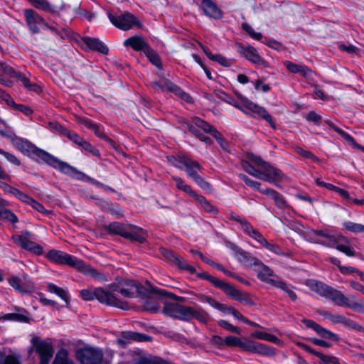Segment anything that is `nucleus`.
I'll return each mask as SVG.
<instances>
[{"label":"nucleus","mask_w":364,"mask_h":364,"mask_svg":"<svg viewBox=\"0 0 364 364\" xmlns=\"http://www.w3.org/2000/svg\"><path fill=\"white\" fill-rule=\"evenodd\" d=\"M8 139H10L13 145L21 152L24 154H33L34 156L38 158V161L46 162L55 168L59 169L62 173L75 177L77 179L81 181H92V179L85 173L77 171L68 164L60 161L48 152L37 148L28 141L16 136L14 132L12 133V136L8 137Z\"/></svg>","instance_id":"1"},{"label":"nucleus","mask_w":364,"mask_h":364,"mask_svg":"<svg viewBox=\"0 0 364 364\" xmlns=\"http://www.w3.org/2000/svg\"><path fill=\"white\" fill-rule=\"evenodd\" d=\"M46 257L52 262L58 264L69 265L70 267L76 268L85 274L90 275L100 281H105L106 279L105 276L103 274L98 272L96 269L77 257L68 255L63 251L57 250H50L47 253Z\"/></svg>","instance_id":"2"},{"label":"nucleus","mask_w":364,"mask_h":364,"mask_svg":"<svg viewBox=\"0 0 364 364\" xmlns=\"http://www.w3.org/2000/svg\"><path fill=\"white\" fill-rule=\"evenodd\" d=\"M215 341L219 344L228 347L240 348L242 350L250 353H257L265 355H272L275 353L273 348L245 337L228 336L223 338L220 336H216Z\"/></svg>","instance_id":"3"},{"label":"nucleus","mask_w":364,"mask_h":364,"mask_svg":"<svg viewBox=\"0 0 364 364\" xmlns=\"http://www.w3.org/2000/svg\"><path fill=\"white\" fill-rule=\"evenodd\" d=\"M168 160L173 166L185 170L188 176L192 178L200 188L205 190L209 188V183L198 174V172L200 170V165L198 161L192 160L184 155L177 157L173 156H168Z\"/></svg>","instance_id":"4"},{"label":"nucleus","mask_w":364,"mask_h":364,"mask_svg":"<svg viewBox=\"0 0 364 364\" xmlns=\"http://www.w3.org/2000/svg\"><path fill=\"white\" fill-rule=\"evenodd\" d=\"M80 295L85 300H93L97 299L100 303L109 306H112L122 309H127L128 305L126 302L116 298L109 291L105 290L102 288H97L95 290L82 289Z\"/></svg>","instance_id":"5"},{"label":"nucleus","mask_w":364,"mask_h":364,"mask_svg":"<svg viewBox=\"0 0 364 364\" xmlns=\"http://www.w3.org/2000/svg\"><path fill=\"white\" fill-rule=\"evenodd\" d=\"M324 297L329 298L338 306H346L358 312L364 311V302L358 300L355 296H346L341 291L331 287L327 289Z\"/></svg>","instance_id":"6"},{"label":"nucleus","mask_w":364,"mask_h":364,"mask_svg":"<svg viewBox=\"0 0 364 364\" xmlns=\"http://www.w3.org/2000/svg\"><path fill=\"white\" fill-rule=\"evenodd\" d=\"M247 158L251 161L255 162L257 165L261 166L262 168V171H261V174L259 179L269 182L270 183L277 184L279 181H281L283 178L282 172L269 164L267 161H264L259 156H255L252 154H248Z\"/></svg>","instance_id":"7"},{"label":"nucleus","mask_w":364,"mask_h":364,"mask_svg":"<svg viewBox=\"0 0 364 364\" xmlns=\"http://www.w3.org/2000/svg\"><path fill=\"white\" fill-rule=\"evenodd\" d=\"M234 219L241 224L242 229L248 235L258 242L262 246L267 248L272 252L277 255L281 254L280 247L276 244L268 242L263 235L255 229L246 219L240 216H236Z\"/></svg>","instance_id":"8"},{"label":"nucleus","mask_w":364,"mask_h":364,"mask_svg":"<svg viewBox=\"0 0 364 364\" xmlns=\"http://www.w3.org/2000/svg\"><path fill=\"white\" fill-rule=\"evenodd\" d=\"M235 106L246 114H257L259 117L264 118L274 128L275 125L271 115L263 107L248 100L247 98H242L241 102L235 104Z\"/></svg>","instance_id":"9"},{"label":"nucleus","mask_w":364,"mask_h":364,"mask_svg":"<svg viewBox=\"0 0 364 364\" xmlns=\"http://www.w3.org/2000/svg\"><path fill=\"white\" fill-rule=\"evenodd\" d=\"M163 312L171 317L189 321L193 318V308L176 303H166Z\"/></svg>","instance_id":"10"},{"label":"nucleus","mask_w":364,"mask_h":364,"mask_svg":"<svg viewBox=\"0 0 364 364\" xmlns=\"http://www.w3.org/2000/svg\"><path fill=\"white\" fill-rule=\"evenodd\" d=\"M108 18L111 23L120 30L127 31L136 26H140L138 18L131 13H124L116 16L108 13Z\"/></svg>","instance_id":"11"},{"label":"nucleus","mask_w":364,"mask_h":364,"mask_svg":"<svg viewBox=\"0 0 364 364\" xmlns=\"http://www.w3.org/2000/svg\"><path fill=\"white\" fill-rule=\"evenodd\" d=\"M189 129L195 134L202 141L207 144L211 143V139L200 132L203 131L205 133H210L215 137H217L218 132L214 127L204 122L203 119L196 117L193 119L192 124L190 125Z\"/></svg>","instance_id":"12"},{"label":"nucleus","mask_w":364,"mask_h":364,"mask_svg":"<svg viewBox=\"0 0 364 364\" xmlns=\"http://www.w3.org/2000/svg\"><path fill=\"white\" fill-rule=\"evenodd\" d=\"M189 129L195 134L202 141L207 144L211 143V139L200 132L203 131L205 133H210L215 137H217L218 132L214 127L204 122L203 119L196 117L193 119L192 124L190 125Z\"/></svg>","instance_id":"13"},{"label":"nucleus","mask_w":364,"mask_h":364,"mask_svg":"<svg viewBox=\"0 0 364 364\" xmlns=\"http://www.w3.org/2000/svg\"><path fill=\"white\" fill-rule=\"evenodd\" d=\"M189 129L195 134L202 141L207 144L211 143V139L200 132L203 131L205 133H210L215 137H217L218 132L214 127L204 122L203 119L196 117L193 119L192 124L190 125Z\"/></svg>","instance_id":"14"},{"label":"nucleus","mask_w":364,"mask_h":364,"mask_svg":"<svg viewBox=\"0 0 364 364\" xmlns=\"http://www.w3.org/2000/svg\"><path fill=\"white\" fill-rule=\"evenodd\" d=\"M31 343L33 350L40 356V364H48L53 355V348L51 343L40 339L38 336H33Z\"/></svg>","instance_id":"15"},{"label":"nucleus","mask_w":364,"mask_h":364,"mask_svg":"<svg viewBox=\"0 0 364 364\" xmlns=\"http://www.w3.org/2000/svg\"><path fill=\"white\" fill-rule=\"evenodd\" d=\"M76 356L81 364H100L103 353L100 348L85 347L79 349L76 353Z\"/></svg>","instance_id":"16"},{"label":"nucleus","mask_w":364,"mask_h":364,"mask_svg":"<svg viewBox=\"0 0 364 364\" xmlns=\"http://www.w3.org/2000/svg\"><path fill=\"white\" fill-rule=\"evenodd\" d=\"M0 72L9 77L18 78L30 91L37 93L41 92V87L38 85L31 82L24 74L15 72L13 68L7 64L0 63Z\"/></svg>","instance_id":"17"},{"label":"nucleus","mask_w":364,"mask_h":364,"mask_svg":"<svg viewBox=\"0 0 364 364\" xmlns=\"http://www.w3.org/2000/svg\"><path fill=\"white\" fill-rule=\"evenodd\" d=\"M155 296L169 297L173 299H177V296L172 293L166 292L165 290L161 289H154L152 296L147 299L144 303V309L146 311H150L151 313H155L159 311L160 303L154 298Z\"/></svg>","instance_id":"18"},{"label":"nucleus","mask_w":364,"mask_h":364,"mask_svg":"<svg viewBox=\"0 0 364 364\" xmlns=\"http://www.w3.org/2000/svg\"><path fill=\"white\" fill-rule=\"evenodd\" d=\"M29 232H26L25 235H16L12 237L14 242L22 248L33 252L36 254L40 255L43 252V248L28 240V237L30 236Z\"/></svg>","instance_id":"19"},{"label":"nucleus","mask_w":364,"mask_h":364,"mask_svg":"<svg viewBox=\"0 0 364 364\" xmlns=\"http://www.w3.org/2000/svg\"><path fill=\"white\" fill-rule=\"evenodd\" d=\"M232 251L236 259L246 267H254L255 269L259 264L260 260L259 259L237 246L232 247Z\"/></svg>","instance_id":"20"},{"label":"nucleus","mask_w":364,"mask_h":364,"mask_svg":"<svg viewBox=\"0 0 364 364\" xmlns=\"http://www.w3.org/2000/svg\"><path fill=\"white\" fill-rule=\"evenodd\" d=\"M24 14L27 23L33 33L39 32L40 29L46 26L44 19L34 10L26 9Z\"/></svg>","instance_id":"21"},{"label":"nucleus","mask_w":364,"mask_h":364,"mask_svg":"<svg viewBox=\"0 0 364 364\" xmlns=\"http://www.w3.org/2000/svg\"><path fill=\"white\" fill-rule=\"evenodd\" d=\"M255 270L257 272V277L260 280L273 286H274L275 283L279 279L274 275L273 270L261 261H259L258 266L255 268Z\"/></svg>","instance_id":"22"},{"label":"nucleus","mask_w":364,"mask_h":364,"mask_svg":"<svg viewBox=\"0 0 364 364\" xmlns=\"http://www.w3.org/2000/svg\"><path fill=\"white\" fill-rule=\"evenodd\" d=\"M128 289L122 287H116L109 290L117 298L116 294L120 293L124 297L133 298L138 293H141V285L136 281H130L127 284Z\"/></svg>","instance_id":"23"},{"label":"nucleus","mask_w":364,"mask_h":364,"mask_svg":"<svg viewBox=\"0 0 364 364\" xmlns=\"http://www.w3.org/2000/svg\"><path fill=\"white\" fill-rule=\"evenodd\" d=\"M327 245L336 248L347 256L351 257L355 255V252L349 245L348 240L342 235L335 236L331 242L328 243Z\"/></svg>","instance_id":"24"},{"label":"nucleus","mask_w":364,"mask_h":364,"mask_svg":"<svg viewBox=\"0 0 364 364\" xmlns=\"http://www.w3.org/2000/svg\"><path fill=\"white\" fill-rule=\"evenodd\" d=\"M9 284L20 292H28L34 289L33 284L30 281L28 275H23L22 277H11L9 280Z\"/></svg>","instance_id":"25"},{"label":"nucleus","mask_w":364,"mask_h":364,"mask_svg":"<svg viewBox=\"0 0 364 364\" xmlns=\"http://www.w3.org/2000/svg\"><path fill=\"white\" fill-rule=\"evenodd\" d=\"M161 253L166 259L173 262L179 268L187 270L191 273L196 272V269L193 266L188 264L185 259L176 255L173 252L169 250L162 249Z\"/></svg>","instance_id":"26"},{"label":"nucleus","mask_w":364,"mask_h":364,"mask_svg":"<svg viewBox=\"0 0 364 364\" xmlns=\"http://www.w3.org/2000/svg\"><path fill=\"white\" fill-rule=\"evenodd\" d=\"M82 46L87 48L100 52L102 54H107L109 49L106 45L97 38L84 37L82 38Z\"/></svg>","instance_id":"27"},{"label":"nucleus","mask_w":364,"mask_h":364,"mask_svg":"<svg viewBox=\"0 0 364 364\" xmlns=\"http://www.w3.org/2000/svg\"><path fill=\"white\" fill-rule=\"evenodd\" d=\"M125 46H130L136 51H142L145 53L149 48V45L144 39L139 36H134L126 39L124 42Z\"/></svg>","instance_id":"28"},{"label":"nucleus","mask_w":364,"mask_h":364,"mask_svg":"<svg viewBox=\"0 0 364 364\" xmlns=\"http://www.w3.org/2000/svg\"><path fill=\"white\" fill-rule=\"evenodd\" d=\"M201 7L204 13L210 18H219L222 16L220 9L212 0H203Z\"/></svg>","instance_id":"29"},{"label":"nucleus","mask_w":364,"mask_h":364,"mask_svg":"<svg viewBox=\"0 0 364 364\" xmlns=\"http://www.w3.org/2000/svg\"><path fill=\"white\" fill-rule=\"evenodd\" d=\"M304 323L306 325L314 329L316 333H318L319 335H321L322 337L326 338H329L333 341H337L338 339V336L328 330L321 327L318 324H317L316 322L311 320H306L304 321Z\"/></svg>","instance_id":"30"},{"label":"nucleus","mask_w":364,"mask_h":364,"mask_svg":"<svg viewBox=\"0 0 364 364\" xmlns=\"http://www.w3.org/2000/svg\"><path fill=\"white\" fill-rule=\"evenodd\" d=\"M146 234L143 229L136 226H129L126 238L142 243L145 241Z\"/></svg>","instance_id":"31"},{"label":"nucleus","mask_w":364,"mask_h":364,"mask_svg":"<svg viewBox=\"0 0 364 364\" xmlns=\"http://www.w3.org/2000/svg\"><path fill=\"white\" fill-rule=\"evenodd\" d=\"M284 65L287 70L292 73H301L304 77H311L312 70L306 66L294 63L291 61H285Z\"/></svg>","instance_id":"32"},{"label":"nucleus","mask_w":364,"mask_h":364,"mask_svg":"<svg viewBox=\"0 0 364 364\" xmlns=\"http://www.w3.org/2000/svg\"><path fill=\"white\" fill-rule=\"evenodd\" d=\"M245 58L255 64L264 65L265 61L260 57L257 50L252 46H247L243 50Z\"/></svg>","instance_id":"33"},{"label":"nucleus","mask_w":364,"mask_h":364,"mask_svg":"<svg viewBox=\"0 0 364 364\" xmlns=\"http://www.w3.org/2000/svg\"><path fill=\"white\" fill-rule=\"evenodd\" d=\"M306 285L311 290L316 292L317 294L322 296H325L327 289L329 287L321 282L314 279L308 280L306 282Z\"/></svg>","instance_id":"34"},{"label":"nucleus","mask_w":364,"mask_h":364,"mask_svg":"<svg viewBox=\"0 0 364 364\" xmlns=\"http://www.w3.org/2000/svg\"><path fill=\"white\" fill-rule=\"evenodd\" d=\"M7 205L6 201L4 200L0 203V216L5 220L11 222V223H15L18 221V218L16 215L10 210L6 208Z\"/></svg>","instance_id":"35"},{"label":"nucleus","mask_w":364,"mask_h":364,"mask_svg":"<svg viewBox=\"0 0 364 364\" xmlns=\"http://www.w3.org/2000/svg\"><path fill=\"white\" fill-rule=\"evenodd\" d=\"M201 301L208 303L213 308L219 310L221 312L227 313L229 309V306L225 304H220L216 300L210 296H201Z\"/></svg>","instance_id":"36"},{"label":"nucleus","mask_w":364,"mask_h":364,"mask_svg":"<svg viewBox=\"0 0 364 364\" xmlns=\"http://www.w3.org/2000/svg\"><path fill=\"white\" fill-rule=\"evenodd\" d=\"M47 291L52 294H56L65 302L68 301V293L64 289L60 288L53 283H48Z\"/></svg>","instance_id":"37"},{"label":"nucleus","mask_w":364,"mask_h":364,"mask_svg":"<svg viewBox=\"0 0 364 364\" xmlns=\"http://www.w3.org/2000/svg\"><path fill=\"white\" fill-rule=\"evenodd\" d=\"M274 287L285 291L292 301H294L297 299V296L294 291L293 287L289 284L286 283L284 280L279 279V281L275 283Z\"/></svg>","instance_id":"38"},{"label":"nucleus","mask_w":364,"mask_h":364,"mask_svg":"<svg viewBox=\"0 0 364 364\" xmlns=\"http://www.w3.org/2000/svg\"><path fill=\"white\" fill-rule=\"evenodd\" d=\"M0 364H21L20 356L16 353H11L6 356L0 350Z\"/></svg>","instance_id":"39"},{"label":"nucleus","mask_w":364,"mask_h":364,"mask_svg":"<svg viewBox=\"0 0 364 364\" xmlns=\"http://www.w3.org/2000/svg\"><path fill=\"white\" fill-rule=\"evenodd\" d=\"M53 364H73L71 360L68 358V352L65 349L60 350L55 358Z\"/></svg>","instance_id":"40"},{"label":"nucleus","mask_w":364,"mask_h":364,"mask_svg":"<svg viewBox=\"0 0 364 364\" xmlns=\"http://www.w3.org/2000/svg\"><path fill=\"white\" fill-rule=\"evenodd\" d=\"M343 227L345 230L352 232L353 233L364 232V225L360 223H356L351 221H346L343 223Z\"/></svg>","instance_id":"41"},{"label":"nucleus","mask_w":364,"mask_h":364,"mask_svg":"<svg viewBox=\"0 0 364 364\" xmlns=\"http://www.w3.org/2000/svg\"><path fill=\"white\" fill-rule=\"evenodd\" d=\"M128 227L123 225L122 224L114 222L109 225V230L113 233L119 235L124 237L127 235Z\"/></svg>","instance_id":"42"},{"label":"nucleus","mask_w":364,"mask_h":364,"mask_svg":"<svg viewBox=\"0 0 364 364\" xmlns=\"http://www.w3.org/2000/svg\"><path fill=\"white\" fill-rule=\"evenodd\" d=\"M168 89L173 92L176 96L182 99L183 100L188 102H192V97L187 93H186L184 91H183L180 87L174 85H169L168 86Z\"/></svg>","instance_id":"43"},{"label":"nucleus","mask_w":364,"mask_h":364,"mask_svg":"<svg viewBox=\"0 0 364 364\" xmlns=\"http://www.w3.org/2000/svg\"><path fill=\"white\" fill-rule=\"evenodd\" d=\"M144 54L148 58V59L152 63L153 65H154L159 69H161L162 65L160 58L158 54L153 49L149 47V48L146 49V50L145 51Z\"/></svg>","instance_id":"44"},{"label":"nucleus","mask_w":364,"mask_h":364,"mask_svg":"<svg viewBox=\"0 0 364 364\" xmlns=\"http://www.w3.org/2000/svg\"><path fill=\"white\" fill-rule=\"evenodd\" d=\"M36 9L43 10L44 11H53V7L50 6L47 0H28Z\"/></svg>","instance_id":"45"},{"label":"nucleus","mask_w":364,"mask_h":364,"mask_svg":"<svg viewBox=\"0 0 364 364\" xmlns=\"http://www.w3.org/2000/svg\"><path fill=\"white\" fill-rule=\"evenodd\" d=\"M327 124L330 127H331L333 130H335L336 132H338L342 137H343L348 142H349L351 144H355V141L353 139L352 136H350L349 134L346 133L341 129H340L338 127L335 125L331 122H327Z\"/></svg>","instance_id":"46"},{"label":"nucleus","mask_w":364,"mask_h":364,"mask_svg":"<svg viewBox=\"0 0 364 364\" xmlns=\"http://www.w3.org/2000/svg\"><path fill=\"white\" fill-rule=\"evenodd\" d=\"M242 168L249 174L259 179L261 171L256 169L252 165L246 161L241 163Z\"/></svg>","instance_id":"47"},{"label":"nucleus","mask_w":364,"mask_h":364,"mask_svg":"<svg viewBox=\"0 0 364 364\" xmlns=\"http://www.w3.org/2000/svg\"><path fill=\"white\" fill-rule=\"evenodd\" d=\"M242 168L249 174L259 179L261 171L256 169L252 165L246 161L241 163Z\"/></svg>","instance_id":"48"},{"label":"nucleus","mask_w":364,"mask_h":364,"mask_svg":"<svg viewBox=\"0 0 364 364\" xmlns=\"http://www.w3.org/2000/svg\"><path fill=\"white\" fill-rule=\"evenodd\" d=\"M223 291L225 292L226 294L230 296L234 299L237 301L242 300L241 292L236 289L233 286L227 284L225 288L223 289Z\"/></svg>","instance_id":"49"},{"label":"nucleus","mask_w":364,"mask_h":364,"mask_svg":"<svg viewBox=\"0 0 364 364\" xmlns=\"http://www.w3.org/2000/svg\"><path fill=\"white\" fill-rule=\"evenodd\" d=\"M314 234L316 235H318V236H321L327 240V241L316 240L315 242L321 243V244L326 245L328 243H331V241L333 240V237H335L333 235H330L328 231H327V230H316V231H314Z\"/></svg>","instance_id":"50"},{"label":"nucleus","mask_w":364,"mask_h":364,"mask_svg":"<svg viewBox=\"0 0 364 364\" xmlns=\"http://www.w3.org/2000/svg\"><path fill=\"white\" fill-rule=\"evenodd\" d=\"M242 28L245 30L252 38L261 40L262 35L259 32H255L253 28L247 23H242Z\"/></svg>","instance_id":"51"},{"label":"nucleus","mask_w":364,"mask_h":364,"mask_svg":"<svg viewBox=\"0 0 364 364\" xmlns=\"http://www.w3.org/2000/svg\"><path fill=\"white\" fill-rule=\"evenodd\" d=\"M196 200L204 208L205 211L209 213L215 212L214 207L203 196H198Z\"/></svg>","instance_id":"52"},{"label":"nucleus","mask_w":364,"mask_h":364,"mask_svg":"<svg viewBox=\"0 0 364 364\" xmlns=\"http://www.w3.org/2000/svg\"><path fill=\"white\" fill-rule=\"evenodd\" d=\"M0 154H2L11 164L18 166L21 164L20 160L14 154L0 149Z\"/></svg>","instance_id":"53"},{"label":"nucleus","mask_w":364,"mask_h":364,"mask_svg":"<svg viewBox=\"0 0 364 364\" xmlns=\"http://www.w3.org/2000/svg\"><path fill=\"white\" fill-rule=\"evenodd\" d=\"M219 325L223 327V328L232 332L235 333L237 334L241 333V330L240 328L233 326L232 324L230 323L228 321L225 320H220L218 321Z\"/></svg>","instance_id":"54"},{"label":"nucleus","mask_w":364,"mask_h":364,"mask_svg":"<svg viewBox=\"0 0 364 364\" xmlns=\"http://www.w3.org/2000/svg\"><path fill=\"white\" fill-rule=\"evenodd\" d=\"M13 130L5 122L0 119V134L4 137H11Z\"/></svg>","instance_id":"55"},{"label":"nucleus","mask_w":364,"mask_h":364,"mask_svg":"<svg viewBox=\"0 0 364 364\" xmlns=\"http://www.w3.org/2000/svg\"><path fill=\"white\" fill-rule=\"evenodd\" d=\"M240 178L247 186H250L251 188H252L254 189L259 190V188H260V186H261V183L259 182L256 181H253V180H252L251 178H250L249 177H247V176H245L244 174L240 175Z\"/></svg>","instance_id":"56"},{"label":"nucleus","mask_w":364,"mask_h":364,"mask_svg":"<svg viewBox=\"0 0 364 364\" xmlns=\"http://www.w3.org/2000/svg\"><path fill=\"white\" fill-rule=\"evenodd\" d=\"M318 357L321 359L322 364H341L338 359L334 356L325 355L322 354H318Z\"/></svg>","instance_id":"57"},{"label":"nucleus","mask_w":364,"mask_h":364,"mask_svg":"<svg viewBox=\"0 0 364 364\" xmlns=\"http://www.w3.org/2000/svg\"><path fill=\"white\" fill-rule=\"evenodd\" d=\"M193 318H196L200 322L205 323L208 321V314L203 311L193 309Z\"/></svg>","instance_id":"58"},{"label":"nucleus","mask_w":364,"mask_h":364,"mask_svg":"<svg viewBox=\"0 0 364 364\" xmlns=\"http://www.w3.org/2000/svg\"><path fill=\"white\" fill-rule=\"evenodd\" d=\"M13 108L16 110L21 112L27 116H29L33 113V109L30 107L22 104L16 103Z\"/></svg>","instance_id":"59"},{"label":"nucleus","mask_w":364,"mask_h":364,"mask_svg":"<svg viewBox=\"0 0 364 364\" xmlns=\"http://www.w3.org/2000/svg\"><path fill=\"white\" fill-rule=\"evenodd\" d=\"M7 320L16 321L20 322H26L28 318L21 314H8L5 316Z\"/></svg>","instance_id":"60"},{"label":"nucleus","mask_w":364,"mask_h":364,"mask_svg":"<svg viewBox=\"0 0 364 364\" xmlns=\"http://www.w3.org/2000/svg\"><path fill=\"white\" fill-rule=\"evenodd\" d=\"M213 61H216L220 63L221 65L225 67H229L232 65V61L230 59L226 58L222 55L217 54L215 56V59Z\"/></svg>","instance_id":"61"},{"label":"nucleus","mask_w":364,"mask_h":364,"mask_svg":"<svg viewBox=\"0 0 364 364\" xmlns=\"http://www.w3.org/2000/svg\"><path fill=\"white\" fill-rule=\"evenodd\" d=\"M206 279L212 282L215 287H219L223 290L227 284V283L224 282L223 281L210 275H207Z\"/></svg>","instance_id":"62"},{"label":"nucleus","mask_w":364,"mask_h":364,"mask_svg":"<svg viewBox=\"0 0 364 364\" xmlns=\"http://www.w3.org/2000/svg\"><path fill=\"white\" fill-rule=\"evenodd\" d=\"M14 196L15 197H16L17 198H18L20 200L24 202V203H29L30 201H31V198L30 196H28L27 194L21 192V191L16 189Z\"/></svg>","instance_id":"63"},{"label":"nucleus","mask_w":364,"mask_h":364,"mask_svg":"<svg viewBox=\"0 0 364 364\" xmlns=\"http://www.w3.org/2000/svg\"><path fill=\"white\" fill-rule=\"evenodd\" d=\"M67 136L72 140L75 144L80 145L81 143H82V141L84 140L80 136H79L75 132H66Z\"/></svg>","instance_id":"64"}]
</instances>
